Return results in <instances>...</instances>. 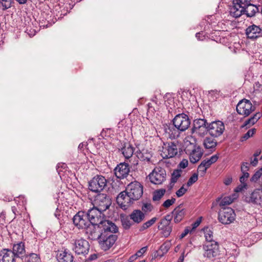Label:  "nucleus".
<instances>
[{
  "label": "nucleus",
  "instance_id": "nucleus-57",
  "mask_svg": "<svg viewBox=\"0 0 262 262\" xmlns=\"http://www.w3.org/2000/svg\"><path fill=\"white\" fill-rule=\"evenodd\" d=\"M200 223H201V220H197L194 223H193L192 224V228H191V229H190L191 231L194 230L196 227H198L199 226Z\"/></svg>",
  "mask_w": 262,
  "mask_h": 262
},
{
  "label": "nucleus",
  "instance_id": "nucleus-36",
  "mask_svg": "<svg viewBox=\"0 0 262 262\" xmlns=\"http://www.w3.org/2000/svg\"><path fill=\"white\" fill-rule=\"evenodd\" d=\"M191 131L192 133H195L198 136L203 137L207 134V132H208V125L199 127L196 129H192Z\"/></svg>",
  "mask_w": 262,
  "mask_h": 262
},
{
  "label": "nucleus",
  "instance_id": "nucleus-11",
  "mask_svg": "<svg viewBox=\"0 0 262 262\" xmlns=\"http://www.w3.org/2000/svg\"><path fill=\"white\" fill-rule=\"evenodd\" d=\"M255 108L251 101L246 99L241 100L236 105L237 112L244 117L248 116Z\"/></svg>",
  "mask_w": 262,
  "mask_h": 262
},
{
  "label": "nucleus",
  "instance_id": "nucleus-3",
  "mask_svg": "<svg viewBox=\"0 0 262 262\" xmlns=\"http://www.w3.org/2000/svg\"><path fill=\"white\" fill-rule=\"evenodd\" d=\"M86 214L90 224L99 225L103 228L105 222H111L108 220H104L103 211L94 207L89 209Z\"/></svg>",
  "mask_w": 262,
  "mask_h": 262
},
{
  "label": "nucleus",
  "instance_id": "nucleus-53",
  "mask_svg": "<svg viewBox=\"0 0 262 262\" xmlns=\"http://www.w3.org/2000/svg\"><path fill=\"white\" fill-rule=\"evenodd\" d=\"M249 164L248 162H243L242 163L241 169L242 172H248L249 168Z\"/></svg>",
  "mask_w": 262,
  "mask_h": 262
},
{
  "label": "nucleus",
  "instance_id": "nucleus-41",
  "mask_svg": "<svg viewBox=\"0 0 262 262\" xmlns=\"http://www.w3.org/2000/svg\"><path fill=\"white\" fill-rule=\"evenodd\" d=\"M147 247H144L141 248L139 250H138L135 254L132 255L130 257V259L131 261H133L136 259H137L138 257L142 256L144 253L147 251Z\"/></svg>",
  "mask_w": 262,
  "mask_h": 262
},
{
  "label": "nucleus",
  "instance_id": "nucleus-6",
  "mask_svg": "<svg viewBox=\"0 0 262 262\" xmlns=\"http://www.w3.org/2000/svg\"><path fill=\"white\" fill-rule=\"evenodd\" d=\"M218 219L223 224H229L235 219L234 211L230 207H223L219 212Z\"/></svg>",
  "mask_w": 262,
  "mask_h": 262
},
{
  "label": "nucleus",
  "instance_id": "nucleus-44",
  "mask_svg": "<svg viewBox=\"0 0 262 262\" xmlns=\"http://www.w3.org/2000/svg\"><path fill=\"white\" fill-rule=\"evenodd\" d=\"M262 175V167L257 170L254 174L251 177L250 180L251 182H257Z\"/></svg>",
  "mask_w": 262,
  "mask_h": 262
},
{
  "label": "nucleus",
  "instance_id": "nucleus-62",
  "mask_svg": "<svg viewBox=\"0 0 262 262\" xmlns=\"http://www.w3.org/2000/svg\"><path fill=\"white\" fill-rule=\"evenodd\" d=\"M97 255L96 254H92L89 257V259L91 260H94L97 258Z\"/></svg>",
  "mask_w": 262,
  "mask_h": 262
},
{
  "label": "nucleus",
  "instance_id": "nucleus-26",
  "mask_svg": "<svg viewBox=\"0 0 262 262\" xmlns=\"http://www.w3.org/2000/svg\"><path fill=\"white\" fill-rule=\"evenodd\" d=\"M130 219L136 223H140L145 217L144 214L140 210H135L129 215Z\"/></svg>",
  "mask_w": 262,
  "mask_h": 262
},
{
  "label": "nucleus",
  "instance_id": "nucleus-52",
  "mask_svg": "<svg viewBox=\"0 0 262 262\" xmlns=\"http://www.w3.org/2000/svg\"><path fill=\"white\" fill-rule=\"evenodd\" d=\"M187 191V189L182 186L176 192V194L178 197H181Z\"/></svg>",
  "mask_w": 262,
  "mask_h": 262
},
{
  "label": "nucleus",
  "instance_id": "nucleus-35",
  "mask_svg": "<svg viewBox=\"0 0 262 262\" xmlns=\"http://www.w3.org/2000/svg\"><path fill=\"white\" fill-rule=\"evenodd\" d=\"M262 116V113L260 112L256 113L254 116L249 119H248L245 122V125H247L248 124L253 125L255 123H256Z\"/></svg>",
  "mask_w": 262,
  "mask_h": 262
},
{
  "label": "nucleus",
  "instance_id": "nucleus-39",
  "mask_svg": "<svg viewBox=\"0 0 262 262\" xmlns=\"http://www.w3.org/2000/svg\"><path fill=\"white\" fill-rule=\"evenodd\" d=\"M166 192L165 189H160L154 191L153 194L152 200L154 201H159L164 195Z\"/></svg>",
  "mask_w": 262,
  "mask_h": 262
},
{
  "label": "nucleus",
  "instance_id": "nucleus-47",
  "mask_svg": "<svg viewBox=\"0 0 262 262\" xmlns=\"http://www.w3.org/2000/svg\"><path fill=\"white\" fill-rule=\"evenodd\" d=\"M198 179V174L194 173L192 176L189 179L187 185V186H190L192 185L193 183H194Z\"/></svg>",
  "mask_w": 262,
  "mask_h": 262
},
{
  "label": "nucleus",
  "instance_id": "nucleus-29",
  "mask_svg": "<svg viewBox=\"0 0 262 262\" xmlns=\"http://www.w3.org/2000/svg\"><path fill=\"white\" fill-rule=\"evenodd\" d=\"M137 156L138 158L141 160L147 162H151V158L152 157L151 151L145 149H143L142 150H140V152L138 153Z\"/></svg>",
  "mask_w": 262,
  "mask_h": 262
},
{
  "label": "nucleus",
  "instance_id": "nucleus-49",
  "mask_svg": "<svg viewBox=\"0 0 262 262\" xmlns=\"http://www.w3.org/2000/svg\"><path fill=\"white\" fill-rule=\"evenodd\" d=\"M153 208L152 205L150 203H144L142 206V210L144 212H150Z\"/></svg>",
  "mask_w": 262,
  "mask_h": 262
},
{
  "label": "nucleus",
  "instance_id": "nucleus-19",
  "mask_svg": "<svg viewBox=\"0 0 262 262\" xmlns=\"http://www.w3.org/2000/svg\"><path fill=\"white\" fill-rule=\"evenodd\" d=\"M246 34L248 38L254 39L262 35V30L259 26L253 24L246 29Z\"/></svg>",
  "mask_w": 262,
  "mask_h": 262
},
{
  "label": "nucleus",
  "instance_id": "nucleus-4",
  "mask_svg": "<svg viewBox=\"0 0 262 262\" xmlns=\"http://www.w3.org/2000/svg\"><path fill=\"white\" fill-rule=\"evenodd\" d=\"M251 0H232L233 5L229 9L231 16L237 18L242 15V12L246 6L250 4Z\"/></svg>",
  "mask_w": 262,
  "mask_h": 262
},
{
  "label": "nucleus",
  "instance_id": "nucleus-54",
  "mask_svg": "<svg viewBox=\"0 0 262 262\" xmlns=\"http://www.w3.org/2000/svg\"><path fill=\"white\" fill-rule=\"evenodd\" d=\"M1 5L3 7L4 10H6L10 7V3L9 1L6 0H2L1 1Z\"/></svg>",
  "mask_w": 262,
  "mask_h": 262
},
{
  "label": "nucleus",
  "instance_id": "nucleus-15",
  "mask_svg": "<svg viewBox=\"0 0 262 262\" xmlns=\"http://www.w3.org/2000/svg\"><path fill=\"white\" fill-rule=\"evenodd\" d=\"M85 229L88 238L91 240H99L101 235V232L103 231V227L99 225L90 223Z\"/></svg>",
  "mask_w": 262,
  "mask_h": 262
},
{
  "label": "nucleus",
  "instance_id": "nucleus-48",
  "mask_svg": "<svg viewBox=\"0 0 262 262\" xmlns=\"http://www.w3.org/2000/svg\"><path fill=\"white\" fill-rule=\"evenodd\" d=\"M207 169V168L201 163L198 167V172L201 177H204L206 172Z\"/></svg>",
  "mask_w": 262,
  "mask_h": 262
},
{
  "label": "nucleus",
  "instance_id": "nucleus-34",
  "mask_svg": "<svg viewBox=\"0 0 262 262\" xmlns=\"http://www.w3.org/2000/svg\"><path fill=\"white\" fill-rule=\"evenodd\" d=\"M204 232L206 242H216L213 240V233L211 229L208 227L205 228Z\"/></svg>",
  "mask_w": 262,
  "mask_h": 262
},
{
  "label": "nucleus",
  "instance_id": "nucleus-55",
  "mask_svg": "<svg viewBox=\"0 0 262 262\" xmlns=\"http://www.w3.org/2000/svg\"><path fill=\"white\" fill-rule=\"evenodd\" d=\"M188 161L186 159H183L179 164V167L181 168H185L188 166Z\"/></svg>",
  "mask_w": 262,
  "mask_h": 262
},
{
  "label": "nucleus",
  "instance_id": "nucleus-25",
  "mask_svg": "<svg viewBox=\"0 0 262 262\" xmlns=\"http://www.w3.org/2000/svg\"><path fill=\"white\" fill-rule=\"evenodd\" d=\"M14 256L18 257H22L25 254V249L24 244L20 242L17 244L14 245L13 251Z\"/></svg>",
  "mask_w": 262,
  "mask_h": 262
},
{
  "label": "nucleus",
  "instance_id": "nucleus-9",
  "mask_svg": "<svg viewBox=\"0 0 262 262\" xmlns=\"http://www.w3.org/2000/svg\"><path fill=\"white\" fill-rule=\"evenodd\" d=\"M125 190L134 201L138 200L143 194V186L138 182L130 183Z\"/></svg>",
  "mask_w": 262,
  "mask_h": 262
},
{
  "label": "nucleus",
  "instance_id": "nucleus-63",
  "mask_svg": "<svg viewBox=\"0 0 262 262\" xmlns=\"http://www.w3.org/2000/svg\"><path fill=\"white\" fill-rule=\"evenodd\" d=\"M12 211L13 213L16 215V212H17V209L15 206L12 207Z\"/></svg>",
  "mask_w": 262,
  "mask_h": 262
},
{
  "label": "nucleus",
  "instance_id": "nucleus-20",
  "mask_svg": "<svg viewBox=\"0 0 262 262\" xmlns=\"http://www.w3.org/2000/svg\"><path fill=\"white\" fill-rule=\"evenodd\" d=\"M129 171L128 165L125 163H121L114 169V173L118 179H123L127 177Z\"/></svg>",
  "mask_w": 262,
  "mask_h": 262
},
{
  "label": "nucleus",
  "instance_id": "nucleus-38",
  "mask_svg": "<svg viewBox=\"0 0 262 262\" xmlns=\"http://www.w3.org/2000/svg\"><path fill=\"white\" fill-rule=\"evenodd\" d=\"M208 125L206 120L203 119H195L193 122V126L192 129H196Z\"/></svg>",
  "mask_w": 262,
  "mask_h": 262
},
{
  "label": "nucleus",
  "instance_id": "nucleus-61",
  "mask_svg": "<svg viewBox=\"0 0 262 262\" xmlns=\"http://www.w3.org/2000/svg\"><path fill=\"white\" fill-rule=\"evenodd\" d=\"M243 189H245V188L244 187L243 184H242L241 185L238 186V187H236V188L235 189V191L239 192V191H242Z\"/></svg>",
  "mask_w": 262,
  "mask_h": 262
},
{
  "label": "nucleus",
  "instance_id": "nucleus-43",
  "mask_svg": "<svg viewBox=\"0 0 262 262\" xmlns=\"http://www.w3.org/2000/svg\"><path fill=\"white\" fill-rule=\"evenodd\" d=\"M121 223L123 227L125 229H128L133 225L132 222L128 217H124L121 219Z\"/></svg>",
  "mask_w": 262,
  "mask_h": 262
},
{
  "label": "nucleus",
  "instance_id": "nucleus-27",
  "mask_svg": "<svg viewBox=\"0 0 262 262\" xmlns=\"http://www.w3.org/2000/svg\"><path fill=\"white\" fill-rule=\"evenodd\" d=\"M170 224L167 221H161L160 225L158 226L159 229L162 230L163 234L166 237L169 236L172 231V228Z\"/></svg>",
  "mask_w": 262,
  "mask_h": 262
},
{
  "label": "nucleus",
  "instance_id": "nucleus-50",
  "mask_svg": "<svg viewBox=\"0 0 262 262\" xmlns=\"http://www.w3.org/2000/svg\"><path fill=\"white\" fill-rule=\"evenodd\" d=\"M176 202V199L172 198L170 199L166 200L163 204V206L166 208L169 207L170 206L173 205Z\"/></svg>",
  "mask_w": 262,
  "mask_h": 262
},
{
  "label": "nucleus",
  "instance_id": "nucleus-21",
  "mask_svg": "<svg viewBox=\"0 0 262 262\" xmlns=\"http://www.w3.org/2000/svg\"><path fill=\"white\" fill-rule=\"evenodd\" d=\"M186 152L189 155L190 162L193 164L198 162L201 159L203 154L202 149L199 146Z\"/></svg>",
  "mask_w": 262,
  "mask_h": 262
},
{
  "label": "nucleus",
  "instance_id": "nucleus-30",
  "mask_svg": "<svg viewBox=\"0 0 262 262\" xmlns=\"http://www.w3.org/2000/svg\"><path fill=\"white\" fill-rule=\"evenodd\" d=\"M203 145L205 149L214 150L217 145V141L211 137H206L203 141Z\"/></svg>",
  "mask_w": 262,
  "mask_h": 262
},
{
  "label": "nucleus",
  "instance_id": "nucleus-51",
  "mask_svg": "<svg viewBox=\"0 0 262 262\" xmlns=\"http://www.w3.org/2000/svg\"><path fill=\"white\" fill-rule=\"evenodd\" d=\"M255 132V129H251L249 130L243 137V141L248 139L249 137H251L254 135Z\"/></svg>",
  "mask_w": 262,
  "mask_h": 262
},
{
  "label": "nucleus",
  "instance_id": "nucleus-1",
  "mask_svg": "<svg viewBox=\"0 0 262 262\" xmlns=\"http://www.w3.org/2000/svg\"><path fill=\"white\" fill-rule=\"evenodd\" d=\"M103 231L98 240L101 249L104 251L109 250L115 243L118 236L114 234L118 231V228L113 222H104Z\"/></svg>",
  "mask_w": 262,
  "mask_h": 262
},
{
  "label": "nucleus",
  "instance_id": "nucleus-5",
  "mask_svg": "<svg viewBox=\"0 0 262 262\" xmlns=\"http://www.w3.org/2000/svg\"><path fill=\"white\" fill-rule=\"evenodd\" d=\"M111 203L110 197L104 193L97 194L93 201L94 207L103 212L110 207Z\"/></svg>",
  "mask_w": 262,
  "mask_h": 262
},
{
  "label": "nucleus",
  "instance_id": "nucleus-46",
  "mask_svg": "<svg viewBox=\"0 0 262 262\" xmlns=\"http://www.w3.org/2000/svg\"><path fill=\"white\" fill-rule=\"evenodd\" d=\"M243 174L240 177L239 180L242 184H243V186L245 188H247V184L246 183V181L247 178L249 177V174L248 172H242Z\"/></svg>",
  "mask_w": 262,
  "mask_h": 262
},
{
  "label": "nucleus",
  "instance_id": "nucleus-16",
  "mask_svg": "<svg viewBox=\"0 0 262 262\" xmlns=\"http://www.w3.org/2000/svg\"><path fill=\"white\" fill-rule=\"evenodd\" d=\"M117 203L119 206L123 210H126L134 202L133 199L125 190L121 192L117 197Z\"/></svg>",
  "mask_w": 262,
  "mask_h": 262
},
{
  "label": "nucleus",
  "instance_id": "nucleus-12",
  "mask_svg": "<svg viewBox=\"0 0 262 262\" xmlns=\"http://www.w3.org/2000/svg\"><path fill=\"white\" fill-rule=\"evenodd\" d=\"M209 135L214 138L221 136L224 133L225 128L224 123L221 121H215L211 122L208 125Z\"/></svg>",
  "mask_w": 262,
  "mask_h": 262
},
{
  "label": "nucleus",
  "instance_id": "nucleus-58",
  "mask_svg": "<svg viewBox=\"0 0 262 262\" xmlns=\"http://www.w3.org/2000/svg\"><path fill=\"white\" fill-rule=\"evenodd\" d=\"M232 181V179L231 177H227L225 179L224 183L226 185H230Z\"/></svg>",
  "mask_w": 262,
  "mask_h": 262
},
{
  "label": "nucleus",
  "instance_id": "nucleus-33",
  "mask_svg": "<svg viewBox=\"0 0 262 262\" xmlns=\"http://www.w3.org/2000/svg\"><path fill=\"white\" fill-rule=\"evenodd\" d=\"M218 159L219 156L217 155H214L211 156L209 159L204 160L201 162V163L208 169L212 164L216 162Z\"/></svg>",
  "mask_w": 262,
  "mask_h": 262
},
{
  "label": "nucleus",
  "instance_id": "nucleus-10",
  "mask_svg": "<svg viewBox=\"0 0 262 262\" xmlns=\"http://www.w3.org/2000/svg\"><path fill=\"white\" fill-rule=\"evenodd\" d=\"M178 153V145L174 142L164 143L161 151V156L163 159L174 157Z\"/></svg>",
  "mask_w": 262,
  "mask_h": 262
},
{
  "label": "nucleus",
  "instance_id": "nucleus-14",
  "mask_svg": "<svg viewBox=\"0 0 262 262\" xmlns=\"http://www.w3.org/2000/svg\"><path fill=\"white\" fill-rule=\"evenodd\" d=\"M204 251V256L209 258L217 256L219 254V247L217 242H206L203 246Z\"/></svg>",
  "mask_w": 262,
  "mask_h": 262
},
{
  "label": "nucleus",
  "instance_id": "nucleus-64",
  "mask_svg": "<svg viewBox=\"0 0 262 262\" xmlns=\"http://www.w3.org/2000/svg\"><path fill=\"white\" fill-rule=\"evenodd\" d=\"M184 260V255H182L181 256L179 259L178 262H183Z\"/></svg>",
  "mask_w": 262,
  "mask_h": 262
},
{
  "label": "nucleus",
  "instance_id": "nucleus-31",
  "mask_svg": "<svg viewBox=\"0 0 262 262\" xmlns=\"http://www.w3.org/2000/svg\"><path fill=\"white\" fill-rule=\"evenodd\" d=\"M122 154L126 159H129L133 155L134 147L129 144H126L121 149Z\"/></svg>",
  "mask_w": 262,
  "mask_h": 262
},
{
  "label": "nucleus",
  "instance_id": "nucleus-60",
  "mask_svg": "<svg viewBox=\"0 0 262 262\" xmlns=\"http://www.w3.org/2000/svg\"><path fill=\"white\" fill-rule=\"evenodd\" d=\"M250 163L253 166H255L258 163V160L256 157H254V158L252 160H251Z\"/></svg>",
  "mask_w": 262,
  "mask_h": 262
},
{
  "label": "nucleus",
  "instance_id": "nucleus-37",
  "mask_svg": "<svg viewBox=\"0 0 262 262\" xmlns=\"http://www.w3.org/2000/svg\"><path fill=\"white\" fill-rule=\"evenodd\" d=\"M234 198L228 196H225L223 198L219 199L218 202L219 205L221 207H224L226 205H229L231 204L233 201Z\"/></svg>",
  "mask_w": 262,
  "mask_h": 262
},
{
  "label": "nucleus",
  "instance_id": "nucleus-32",
  "mask_svg": "<svg viewBox=\"0 0 262 262\" xmlns=\"http://www.w3.org/2000/svg\"><path fill=\"white\" fill-rule=\"evenodd\" d=\"M172 213H173L174 215V221L175 223L180 222L185 214V211L184 209H181L180 207H177L174 210L172 211Z\"/></svg>",
  "mask_w": 262,
  "mask_h": 262
},
{
  "label": "nucleus",
  "instance_id": "nucleus-13",
  "mask_svg": "<svg viewBox=\"0 0 262 262\" xmlns=\"http://www.w3.org/2000/svg\"><path fill=\"white\" fill-rule=\"evenodd\" d=\"M73 250L77 254H88L90 245L88 242L84 239L80 238L72 241Z\"/></svg>",
  "mask_w": 262,
  "mask_h": 262
},
{
  "label": "nucleus",
  "instance_id": "nucleus-42",
  "mask_svg": "<svg viewBox=\"0 0 262 262\" xmlns=\"http://www.w3.org/2000/svg\"><path fill=\"white\" fill-rule=\"evenodd\" d=\"M26 262H40V258L37 254L31 253L26 257Z\"/></svg>",
  "mask_w": 262,
  "mask_h": 262
},
{
  "label": "nucleus",
  "instance_id": "nucleus-8",
  "mask_svg": "<svg viewBox=\"0 0 262 262\" xmlns=\"http://www.w3.org/2000/svg\"><path fill=\"white\" fill-rule=\"evenodd\" d=\"M166 171L160 167L154 168L148 175L150 182L155 185H160L166 180Z\"/></svg>",
  "mask_w": 262,
  "mask_h": 262
},
{
  "label": "nucleus",
  "instance_id": "nucleus-59",
  "mask_svg": "<svg viewBox=\"0 0 262 262\" xmlns=\"http://www.w3.org/2000/svg\"><path fill=\"white\" fill-rule=\"evenodd\" d=\"M171 219H172V216L170 214H167L164 217V219L161 220V221H167L168 223H170Z\"/></svg>",
  "mask_w": 262,
  "mask_h": 262
},
{
  "label": "nucleus",
  "instance_id": "nucleus-22",
  "mask_svg": "<svg viewBox=\"0 0 262 262\" xmlns=\"http://www.w3.org/2000/svg\"><path fill=\"white\" fill-rule=\"evenodd\" d=\"M186 152H189L193 148H197L196 139L191 136H187L184 141Z\"/></svg>",
  "mask_w": 262,
  "mask_h": 262
},
{
  "label": "nucleus",
  "instance_id": "nucleus-45",
  "mask_svg": "<svg viewBox=\"0 0 262 262\" xmlns=\"http://www.w3.org/2000/svg\"><path fill=\"white\" fill-rule=\"evenodd\" d=\"M181 171L179 170H175L171 174V182L173 183H176L179 178L181 176Z\"/></svg>",
  "mask_w": 262,
  "mask_h": 262
},
{
  "label": "nucleus",
  "instance_id": "nucleus-2",
  "mask_svg": "<svg viewBox=\"0 0 262 262\" xmlns=\"http://www.w3.org/2000/svg\"><path fill=\"white\" fill-rule=\"evenodd\" d=\"M174 128H168L166 132L169 134L170 138L175 139L179 136V131L184 132L189 127L190 120L188 116L184 114L177 115L173 119Z\"/></svg>",
  "mask_w": 262,
  "mask_h": 262
},
{
  "label": "nucleus",
  "instance_id": "nucleus-24",
  "mask_svg": "<svg viewBox=\"0 0 262 262\" xmlns=\"http://www.w3.org/2000/svg\"><path fill=\"white\" fill-rule=\"evenodd\" d=\"M260 6L256 7L250 3V4H248V6H246L245 8L244 9L242 14L245 13L248 17H253L257 12L260 11Z\"/></svg>",
  "mask_w": 262,
  "mask_h": 262
},
{
  "label": "nucleus",
  "instance_id": "nucleus-28",
  "mask_svg": "<svg viewBox=\"0 0 262 262\" xmlns=\"http://www.w3.org/2000/svg\"><path fill=\"white\" fill-rule=\"evenodd\" d=\"M57 259L58 262H73V256L70 253L63 251L57 255Z\"/></svg>",
  "mask_w": 262,
  "mask_h": 262
},
{
  "label": "nucleus",
  "instance_id": "nucleus-17",
  "mask_svg": "<svg viewBox=\"0 0 262 262\" xmlns=\"http://www.w3.org/2000/svg\"><path fill=\"white\" fill-rule=\"evenodd\" d=\"M73 222L79 229H85L89 225L86 214L83 211L78 212L73 217Z\"/></svg>",
  "mask_w": 262,
  "mask_h": 262
},
{
  "label": "nucleus",
  "instance_id": "nucleus-7",
  "mask_svg": "<svg viewBox=\"0 0 262 262\" xmlns=\"http://www.w3.org/2000/svg\"><path fill=\"white\" fill-rule=\"evenodd\" d=\"M107 181L105 177L97 175L95 176L89 183V189L95 192H100L106 186Z\"/></svg>",
  "mask_w": 262,
  "mask_h": 262
},
{
  "label": "nucleus",
  "instance_id": "nucleus-23",
  "mask_svg": "<svg viewBox=\"0 0 262 262\" xmlns=\"http://www.w3.org/2000/svg\"><path fill=\"white\" fill-rule=\"evenodd\" d=\"M0 256L2 257L0 258L2 262H15V256L10 250L4 249L1 250Z\"/></svg>",
  "mask_w": 262,
  "mask_h": 262
},
{
  "label": "nucleus",
  "instance_id": "nucleus-56",
  "mask_svg": "<svg viewBox=\"0 0 262 262\" xmlns=\"http://www.w3.org/2000/svg\"><path fill=\"white\" fill-rule=\"evenodd\" d=\"M190 231H191V230H190L189 227L186 228L185 229L184 232L181 234L180 238L182 239V238H184Z\"/></svg>",
  "mask_w": 262,
  "mask_h": 262
},
{
  "label": "nucleus",
  "instance_id": "nucleus-40",
  "mask_svg": "<svg viewBox=\"0 0 262 262\" xmlns=\"http://www.w3.org/2000/svg\"><path fill=\"white\" fill-rule=\"evenodd\" d=\"M157 220V217H152L150 220L147 221L146 222L144 223L142 226L140 227L139 230L140 231H142L150 227L151 226H152Z\"/></svg>",
  "mask_w": 262,
  "mask_h": 262
},
{
  "label": "nucleus",
  "instance_id": "nucleus-18",
  "mask_svg": "<svg viewBox=\"0 0 262 262\" xmlns=\"http://www.w3.org/2000/svg\"><path fill=\"white\" fill-rule=\"evenodd\" d=\"M248 202L255 205L262 206V188L255 189L248 198Z\"/></svg>",
  "mask_w": 262,
  "mask_h": 262
}]
</instances>
